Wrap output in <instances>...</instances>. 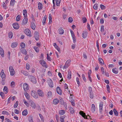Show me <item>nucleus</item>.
<instances>
[{"label":"nucleus","mask_w":122,"mask_h":122,"mask_svg":"<svg viewBox=\"0 0 122 122\" xmlns=\"http://www.w3.org/2000/svg\"><path fill=\"white\" fill-rule=\"evenodd\" d=\"M31 95L33 97L36 99L38 98V97L36 92L34 90L31 91Z\"/></svg>","instance_id":"f257e3e1"},{"label":"nucleus","mask_w":122,"mask_h":122,"mask_svg":"<svg viewBox=\"0 0 122 122\" xmlns=\"http://www.w3.org/2000/svg\"><path fill=\"white\" fill-rule=\"evenodd\" d=\"M80 114L84 118L89 119H90V117L88 115V116H87L86 115L85 113H84L82 111H80L79 112Z\"/></svg>","instance_id":"f03ea898"},{"label":"nucleus","mask_w":122,"mask_h":122,"mask_svg":"<svg viewBox=\"0 0 122 122\" xmlns=\"http://www.w3.org/2000/svg\"><path fill=\"white\" fill-rule=\"evenodd\" d=\"M29 77L30 78V80L32 82L34 83H36L37 81L35 77L32 75H29Z\"/></svg>","instance_id":"7ed1b4c3"},{"label":"nucleus","mask_w":122,"mask_h":122,"mask_svg":"<svg viewBox=\"0 0 122 122\" xmlns=\"http://www.w3.org/2000/svg\"><path fill=\"white\" fill-rule=\"evenodd\" d=\"M9 70L10 73V75L12 76H13L15 73L14 70L12 66H10L9 67Z\"/></svg>","instance_id":"20e7f679"},{"label":"nucleus","mask_w":122,"mask_h":122,"mask_svg":"<svg viewBox=\"0 0 122 122\" xmlns=\"http://www.w3.org/2000/svg\"><path fill=\"white\" fill-rule=\"evenodd\" d=\"M40 64L44 67L47 68L48 66L46 62L43 60H41L39 61Z\"/></svg>","instance_id":"39448f33"},{"label":"nucleus","mask_w":122,"mask_h":122,"mask_svg":"<svg viewBox=\"0 0 122 122\" xmlns=\"http://www.w3.org/2000/svg\"><path fill=\"white\" fill-rule=\"evenodd\" d=\"M70 30L73 41V42L74 43H75L76 42V39L74 33L70 29Z\"/></svg>","instance_id":"423d86ee"},{"label":"nucleus","mask_w":122,"mask_h":122,"mask_svg":"<svg viewBox=\"0 0 122 122\" xmlns=\"http://www.w3.org/2000/svg\"><path fill=\"white\" fill-rule=\"evenodd\" d=\"M24 32L27 36H31V35L30 30L28 29H25L24 30Z\"/></svg>","instance_id":"0eeeda50"},{"label":"nucleus","mask_w":122,"mask_h":122,"mask_svg":"<svg viewBox=\"0 0 122 122\" xmlns=\"http://www.w3.org/2000/svg\"><path fill=\"white\" fill-rule=\"evenodd\" d=\"M30 106L32 108L34 109H36V107L35 103L34 101L31 100L30 102Z\"/></svg>","instance_id":"6e6552de"},{"label":"nucleus","mask_w":122,"mask_h":122,"mask_svg":"<svg viewBox=\"0 0 122 122\" xmlns=\"http://www.w3.org/2000/svg\"><path fill=\"white\" fill-rule=\"evenodd\" d=\"M47 82L48 85L51 87L52 88L53 87V83L51 79H49L48 80Z\"/></svg>","instance_id":"1a4fd4ad"},{"label":"nucleus","mask_w":122,"mask_h":122,"mask_svg":"<svg viewBox=\"0 0 122 122\" xmlns=\"http://www.w3.org/2000/svg\"><path fill=\"white\" fill-rule=\"evenodd\" d=\"M23 87L24 90L25 91H26L29 89V86L27 83H25L23 84Z\"/></svg>","instance_id":"9d476101"},{"label":"nucleus","mask_w":122,"mask_h":122,"mask_svg":"<svg viewBox=\"0 0 122 122\" xmlns=\"http://www.w3.org/2000/svg\"><path fill=\"white\" fill-rule=\"evenodd\" d=\"M37 93L41 97H43L44 96V93L43 91L41 90H39L37 91Z\"/></svg>","instance_id":"9b49d317"},{"label":"nucleus","mask_w":122,"mask_h":122,"mask_svg":"<svg viewBox=\"0 0 122 122\" xmlns=\"http://www.w3.org/2000/svg\"><path fill=\"white\" fill-rule=\"evenodd\" d=\"M0 75L1 78L2 79L4 78L5 77V75L4 73V71L2 70L0 73Z\"/></svg>","instance_id":"f8f14e48"},{"label":"nucleus","mask_w":122,"mask_h":122,"mask_svg":"<svg viewBox=\"0 0 122 122\" xmlns=\"http://www.w3.org/2000/svg\"><path fill=\"white\" fill-rule=\"evenodd\" d=\"M13 28L16 29H18L19 27V26L17 23H15L13 24Z\"/></svg>","instance_id":"ddd939ff"},{"label":"nucleus","mask_w":122,"mask_h":122,"mask_svg":"<svg viewBox=\"0 0 122 122\" xmlns=\"http://www.w3.org/2000/svg\"><path fill=\"white\" fill-rule=\"evenodd\" d=\"M88 32L86 31H83L82 33V37L84 39H85L87 37Z\"/></svg>","instance_id":"4468645a"},{"label":"nucleus","mask_w":122,"mask_h":122,"mask_svg":"<svg viewBox=\"0 0 122 122\" xmlns=\"http://www.w3.org/2000/svg\"><path fill=\"white\" fill-rule=\"evenodd\" d=\"M34 37L36 41H38L39 38V34L37 32H35L34 34Z\"/></svg>","instance_id":"2eb2a0df"},{"label":"nucleus","mask_w":122,"mask_h":122,"mask_svg":"<svg viewBox=\"0 0 122 122\" xmlns=\"http://www.w3.org/2000/svg\"><path fill=\"white\" fill-rule=\"evenodd\" d=\"M103 103L102 102H100V103L99 107V112L100 113L102 112L103 110Z\"/></svg>","instance_id":"dca6fc26"},{"label":"nucleus","mask_w":122,"mask_h":122,"mask_svg":"<svg viewBox=\"0 0 122 122\" xmlns=\"http://www.w3.org/2000/svg\"><path fill=\"white\" fill-rule=\"evenodd\" d=\"M56 91L57 93L61 95L62 94L61 91L59 87H57L56 88Z\"/></svg>","instance_id":"f3484780"},{"label":"nucleus","mask_w":122,"mask_h":122,"mask_svg":"<svg viewBox=\"0 0 122 122\" xmlns=\"http://www.w3.org/2000/svg\"><path fill=\"white\" fill-rule=\"evenodd\" d=\"M70 113L73 114L74 112L75 111L73 108L71 106H70L68 107Z\"/></svg>","instance_id":"a211bd4d"},{"label":"nucleus","mask_w":122,"mask_h":122,"mask_svg":"<svg viewBox=\"0 0 122 122\" xmlns=\"http://www.w3.org/2000/svg\"><path fill=\"white\" fill-rule=\"evenodd\" d=\"M66 112L65 110H60L59 111V114L61 115L64 114Z\"/></svg>","instance_id":"6ab92c4d"},{"label":"nucleus","mask_w":122,"mask_h":122,"mask_svg":"<svg viewBox=\"0 0 122 122\" xmlns=\"http://www.w3.org/2000/svg\"><path fill=\"white\" fill-rule=\"evenodd\" d=\"M65 116L63 115L60 117V120L61 122H65L64 119L65 118Z\"/></svg>","instance_id":"aec40b11"},{"label":"nucleus","mask_w":122,"mask_h":122,"mask_svg":"<svg viewBox=\"0 0 122 122\" xmlns=\"http://www.w3.org/2000/svg\"><path fill=\"white\" fill-rule=\"evenodd\" d=\"M24 95L27 99L29 100L30 98V96L29 94L26 92H25L24 93Z\"/></svg>","instance_id":"412c9836"},{"label":"nucleus","mask_w":122,"mask_h":122,"mask_svg":"<svg viewBox=\"0 0 122 122\" xmlns=\"http://www.w3.org/2000/svg\"><path fill=\"white\" fill-rule=\"evenodd\" d=\"M28 19L26 17L24 18L22 21V24H26L28 22Z\"/></svg>","instance_id":"4be33fe9"},{"label":"nucleus","mask_w":122,"mask_h":122,"mask_svg":"<svg viewBox=\"0 0 122 122\" xmlns=\"http://www.w3.org/2000/svg\"><path fill=\"white\" fill-rule=\"evenodd\" d=\"M0 54L2 57H3L4 56L3 50L1 47H0Z\"/></svg>","instance_id":"5701e85b"},{"label":"nucleus","mask_w":122,"mask_h":122,"mask_svg":"<svg viewBox=\"0 0 122 122\" xmlns=\"http://www.w3.org/2000/svg\"><path fill=\"white\" fill-rule=\"evenodd\" d=\"M18 45V43L17 42H13L11 44V47L14 48L16 47Z\"/></svg>","instance_id":"b1692460"},{"label":"nucleus","mask_w":122,"mask_h":122,"mask_svg":"<svg viewBox=\"0 0 122 122\" xmlns=\"http://www.w3.org/2000/svg\"><path fill=\"white\" fill-rule=\"evenodd\" d=\"M3 92L5 94H7L8 92V89L7 87L6 86H5L3 89Z\"/></svg>","instance_id":"393cba45"},{"label":"nucleus","mask_w":122,"mask_h":122,"mask_svg":"<svg viewBox=\"0 0 122 122\" xmlns=\"http://www.w3.org/2000/svg\"><path fill=\"white\" fill-rule=\"evenodd\" d=\"M59 102L58 99H54L53 101V103L55 105H56Z\"/></svg>","instance_id":"a878e982"},{"label":"nucleus","mask_w":122,"mask_h":122,"mask_svg":"<svg viewBox=\"0 0 122 122\" xmlns=\"http://www.w3.org/2000/svg\"><path fill=\"white\" fill-rule=\"evenodd\" d=\"M21 72L25 76H27L28 75V72L26 71L21 70Z\"/></svg>","instance_id":"bb28decb"},{"label":"nucleus","mask_w":122,"mask_h":122,"mask_svg":"<svg viewBox=\"0 0 122 122\" xmlns=\"http://www.w3.org/2000/svg\"><path fill=\"white\" fill-rule=\"evenodd\" d=\"M91 111L92 112H94L95 111V107L94 104L92 105Z\"/></svg>","instance_id":"cd10ccee"},{"label":"nucleus","mask_w":122,"mask_h":122,"mask_svg":"<svg viewBox=\"0 0 122 122\" xmlns=\"http://www.w3.org/2000/svg\"><path fill=\"white\" fill-rule=\"evenodd\" d=\"M28 113V111L27 109H25L22 112L23 116H26Z\"/></svg>","instance_id":"c85d7f7f"},{"label":"nucleus","mask_w":122,"mask_h":122,"mask_svg":"<svg viewBox=\"0 0 122 122\" xmlns=\"http://www.w3.org/2000/svg\"><path fill=\"white\" fill-rule=\"evenodd\" d=\"M98 61L100 63L101 65H103L104 64V63L103 60L101 58H98Z\"/></svg>","instance_id":"c756f323"},{"label":"nucleus","mask_w":122,"mask_h":122,"mask_svg":"<svg viewBox=\"0 0 122 122\" xmlns=\"http://www.w3.org/2000/svg\"><path fill=\"white\" fill-rule=\"evenodd\" d=\"M59 33L61 35L63 34L64 33V30L61 28H60L59 29Z\"/></svg>","instance_id":"7c9ffc66"},{"label":"nucleus","mask_w":122,"mask_h":122,"mask_svg":"<svg viewBox=\"0 0 122 122\" xmlns=\"http://www.w3.org/2000/svg\"><path fill=\"white\" fill-rule=\"evenodd\" d=\"M38 8L39 10H41L42 8V4L40 2H39L38 4Z\"/></svg>","instance_id":"2f4dec72"},{"label":"nucleus","mask_w":122,"mask_h":122,"mask_svg":"<svg viewBox=\"0 0 122 122\" xmlns=\"http://www.w3.org/2000/svg\"><path fill=\"white\" fill-rule=\"evenodd\" d=\"M23 102L25 105L27 107H29V103L25 100L24 99L23 100Z\"/></svg>","instance_id":"473e14b6"},{"label":"nucleus","mask_w":122,"mask_h":122,"mask_svg":"<svg viewBox=\"0 0 122 122\" xmlns=\"http://www.w3.org/2000/svg\"><path fill=\"white\" fill-rule=\"evenodd\" d=\"M112 70L113 72L116 74H117L118 73V71L117 70L116 68H113Z\"/></svg>","instance_id":"72a5a7b5"},{"label":"nucleus","mask_w":122,"mask_h":122,"mask_svg":"<svg viewBox=\"0 0 122 122\" xmlns=\"http://www.w3.org/2000/svg\"><path fill=\"white\" fill-rule=\"evenodd\" d=\"M46 16L45 15L42 21V24L43 25H45L46 24Z\"/></svg>","instance_id":"f704fd0d"},{"label":"nucleus","mask_w":122,"mask_h":122,"mask_svg":"<svg viewBox=\"0 0 122 122\" xmlns=\"http://www.w3.org/2000/svg\"><path fill=\"white\" fill-rule=\"evenodd\" d=\"M15 0H11L10 2V5L12 6H13L15 4Z\"/></svg>","instance_id":"c9c22d12"},{"label":"nucleus","mask_w":122,"mask_h":122,"mask_svg":"<svg viewBox=\"0 0 122 122\" xmlns=\"http://www.w3.org/2000/svg\"><path fill=\"white\" fill-rule=\"evenodd\" d=\"M49 23H51L52 22V17L51 14H49Z\"/></svg>","instance_id":"e433bc0d"},{"label":"nucleus","mask_w":122,"mask_h":122,"mask_svg":"<svg viewBox=\"0 0 122 122\" xmlns=\"http://www.w3.org/2000/svg\"><path fill=\"white\" fill-rule=\"evenodd\" d=\"M23 13L24 17H26L27 16V10H26L25 9L23 10Z\"/></svg>","instance_id":"4c0bfd02"},{"label":"nucleus","mask_w":122,"mask_h":122,"mask_svg":"<svg viewBox=\"0 0 122 122\" xmlns=\"http://www.w3.org/2000/svg\"><path fill=\"white\" fill-rule=\"evenodd\" d=\"M2 114L4 115H9L8 112L5 111H3L2 112Z\"/></svg>","instance_id":"58836bf2"},{"label":"nucleus","mask_w":122,"mask_h":122,"mask_svg":"<svg viewBox=\"0 0 122 122\" xmlns=\"http://www.w3.org/2000/svg\"><path fill=\"white\" fill-rule=\"evenodd\" d=\"M61 0H56V4L57 6H59L60 5Z\"/></svg>","instance_id":"ea45409f"},{"label":"nucleus","mask_w":122,"mask_h":122,"mask_svg":"<svg viewBox=\"0 0 122 122\" xmlns=\"http://www.w3.org/2000/svg\"><path fill=\"white\" fill-rule=\"evenodd\" d=\"M31 28L33 30H35V29L36 26L34 23H32L31 24Z\"/></svg>","instance_id":"a19ab883"},{"label":"nucleus","mask_w":122,"mask_h":122,"mask_svg":"<svg viewBox=\"0 0 122 122\" xmlns=\"http://www.w3.org/2000/svg\"><path fill=\"white\" fill-rule=\"evenodd\" d=\"M100 6L102 10H104L106 9V6L102 4H100Z\"/></svg>","instance_id":"79ce46f5"},{"label":"nucleus","mask_w":122,"mask_h":122,"mask_svg":"<svg viewBox=\"0 0 122 122\" xmlns=\"http://www.w3.org/2000/svg\"><path fill=\"white\" fill-rule=\"evenodd\" d=\"M52 95V92L51 91L49 92L47 94V97H51Z\"/></svg>","instance_id":"37998d69"},{"label":"nucleus","mask_w":122,"mask_h":122,"mask_svg":"<svg viewBox=\"0 0 122 122\" xmlns=\"http://www.w3.org/2000/svg\"><path fill=\"white\" fill-rule=\"evenodd\" d=\"M113 112L115 115L116 116H118V113L115 109H113Z\"/></svg>","instance_id":"c03bdc74"},{"label":"nucleus","mask_w":122,"mask_h":122,"mask_svg":"<svg viewBox=\"0 0 122 122\" xmlns=\"http://www.w3.org/2000/svg\"><path fill=\"white\" fill-rule=\"evenodd\" d=\"M21 16L20 15H18L16 18V20L17 21H19L20 19Z\"/></svg>","instance_id":"a18cd8bd"},{"label":"nucleus","mask_w":122,"mask_h":122,"mask_svg":"<svg viewBox=\"0 0 122 122\" xmlns=\"http://www.w3.org/2000/svg\"><path fill=\"white\" fill-rule=\"evenodd\" d=\"M71 73L70 72H68V76L67 78L69 79H70L71 78Z\"/></svg>","instance_id":"49530a36"},{"label":"nucleus","mask_w":122,"mask_h":122,"mask_svg":"<svg viewBox=\"0 0 122 122\" xmlns=\"http://www.w3.org/2000/svg\"><path fill=\"white\" fill-rule=\"evenodd\" d=\"M10 86L12 87H14L15 86V83L14 81L11 82L10 84Z\"/></svg>","instance_id":"de8ad7c7"},{"label":"nucleus","mask_w":122,"mask_h":122,"mask_svg":"<svg viewBox=\"0 0 122 122\" xmlns=\"http://www.w3.org/2000/svg\"><path fill=\"white\" fill-rule=\"evenodd\" d=\"M21 52L23 54L25 55H26L27 53L26 50L24 49H22Z\"/></svg>","instance_id":"09e8293b"},{"label":"nucleus","mask_w":122,"mask_h":122,"mask_svg":"<svg viewBox=\"0 0 122 122\" xmlns=\"http://www.w3.org/2000/svg\"><path fill=\"white\" fill-rule=\"evenodd\" d=\"M13 34L12 32H10L9 34V38L10 39H11L13 37Z\"/></svg>","instance_id":"8fccbe9b"},{"label":"nucleus","mask_w":122,"mask_h":122,"mask_svg":"<svg viewBox=\"0 0 122 122\" xmlns=\"http://www.w3.org/2000/svg\"><path fill=\"white\" fill-rule=\"evenodd\" d=\"M106 87L107 89V91L109 93L110 92V88L109 85L107 84L106 85Z\"/></svg>","instance_id":"3c124183"},{"label":"nucleus","mask_w":122,"mask_h":122,"mask_svg":"<svg viewBox=\"0 0 122 122\" xmlns=\"http://www.w3.org/2000/svg\"><path fill=\"white\" fill-rule=\"evenodd\" d=\"M33 48L36 52H39V50L38 48V47L35 46Z\"/></svg>","instance_id":"603ef678"},{"label":"nucleus","mask_w":122,"mask_h":122,"mask_svg":"<svg viewBox=\"0 0 122 122\" xmlns=\"http://www.w3.org/2000/svg\"><path fill=\"white\" fill-rule=\"evenodd\" d=\"M20 46L22 48H24L25 47V44L23 42H22L21 43Z\"/></svg>","instance_id":"864d4df0"},{"label":"nucleus","mask_w":122,"mask_h":122,"mask_svg":"<svg viewBox=\"0 0 122 122\" xmlns=\"http://www.w3.org/2000/svg\"><path fill=\"white\" fill-rule=\"evenodd\" d=\"M93 7L94 9L95 10H97L98 8V4H95Z\"/></svg>","instance_id":"5fc2aeb1"},{"label":"nucleus","mask_w":122,"mask_h":122,"mask_svg":"<svg viewBox=\"0 0 122 122\" xmlns=\"http://www.w3.org/2000/svg\"><path fill=\"white\" fill-rule=\"evenodd\" d=\"M28 120L30 122H33L32 118L31 117H28Z\"/></svg>","instance_id":"6e6d98bb"},{"label":"nucleus","mask_w":122,"mask_h":122,"mask_svg":"<svg viewBox=\"0 0 122 122\" xmlns=\"http://www.w3.org/2000/svg\"><path fill=\"white\" fill-rule=\"evenodd\" d=\"M69 66L67 65V64L65 63L64 66L63 67V69H65L67 68Z\"/></svg>","instance_id":"4d7b16f0"},{"label":"nucleus","mask_w":122,"mask_h":122,"mask_svg":"<svg viewBox=\"0 0 122 122\" xmlns=\"http://www.w3.org/2000/svg\"><path fill=\"white\" fill-rule=\"evenodd\" d=\"M72 105L75 106V103L74 100H72L70 101Z\"/></svg>","instance_id":"13d9d810"},{"label":"nucleus","mask_w":122,"mask_h":122,"mask_svg":"<svg viewBox=\"0 0 122 122\" xmlns=\"http://www.w3.org/2000/svg\"><path fill=\"white\" fill-rule=\"evenodd\" d=\"M101 71L103 74H105V72L104 71V68L102 67L101 68Z\"/></svg>","instance_id":"bf43d9fd"},{"label":"nucleus","mask_w":122,"mask_h":122,"mask_svg":"<svg viewBox=\"0 0 122 122\" xmlns=\"http://www.w3.org/2000/svg\"><path fill=\"white\" fill-rule=\"evenodd\" d=\"M76 81L78 85V86H80V83L79 81V78L78 77L76 78Z\"/></svg>","instance_id":"052dcab7"},{"label":"nucleus","mask_w":122,"mask_h":122,"mask_svg":"<svg viewBox=\"0 0 122 122\" xmlns=\"http://www.w3.org/2000/svg\"><path fill=\"white\" fill-rule=\"evenodd\" d=\"M14 112L15 113L17 114H19L20 113V111L18 110L15 109L14 110Z\"/></svg>","instance_id":"680f3d73"},{"label":"nucleus","mask_w":122,"mask_h":122,"mask_svg":"<svg viewBox=\"0 0 122 122\" xmlns=\"http://www.w3.org/2000/svg\"><path fill=\"white\" fill-rule=\"evenodd\" d=\"M2 7L5 9H6V6L5 3L4 2H3L2 4Z\"/></svg>","instance_id":"e2e57ef3"},{"label":"nucleus","mask_w":122,"mask_h":122,"mask_svg":"<svg viewBox=\"0 0 122 122\" xmlns=\"http://www.w3.org/2000/svg\"><path fill=\"white\" fill-rule=\"evenodd\" d=\"M39 117H40L41 118V119L42 121V122H44V119H43V117L40 114H39Z\"/></svg>","instance_id":"0e129e2a"},{"label":"nucleus","mask_w":122,"mask_h":122,"mask_svg":"<svg viewBox=\"0 0 122 122\" xmlns=\"http://www.w3.org/2000/svg\"><path fill=\"white\" fill-rule=\"evenodd\" d=\"M71 61V60L70 59L66 61L65 63L67 64V65L69 66L70 65Z\"/></svg>","instance_id":"69168bd1"},{"label":"nucleus","mask_w":122,"mask_h":122,"mask_svg":"<svg viewBox=\"0 0 122 122\" xmlns=\"http://www.w3.org/2000/svg\"><path fill=\"white\" fill-rule=\"evenodd\" d=\"M18 102L17 101L16 103H15L14 105V108H16L18 106Z\"/></svg>","instance_id":"338daca9"},{"label":"nucleus","mask_w":122,"mask_h":122,"mask_svg":"<svg viewBox=\"0 0 122 122\" xmlns=\"http://www.w3.org/2000/svg\"><path fill=\"white\" fill-rule=\"evenodd\" d=\"M104 27L103 25H102L101 27L100 31L102 32H103L104 30Z\"/></svg>","instance_id":"774afa93"}]
</instances>
